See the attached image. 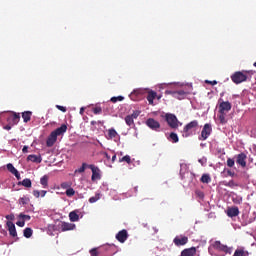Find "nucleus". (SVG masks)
I'll list each match as a JSON object with an SVG mask.
<instances>
[{"label":"nucleus","mask_w":256,"mask_h":256,"mask_svg":"<svg viewBox=\"0 0 256 256\" xmlns=\"http://www.w3.org/2000/svg\"><path fill=\"white\" fill-rule=\"evenodd\" d=\"M197 127H199V121L193 120V121L189 122L183 128L182 137H184V138L191 137V135H193V131H195V129H197Z\"/></svg>","instance_id":"nucleus-1"},{"label":"nucleus","mask_w":256,"mask_h":256,"mask_svg":"<svg viewBox=\"0 0 256 256\" xmlns=\"http://www.w3.org/2000/svg\"><path fill=\"white\" fill-rule=\"evenodd\" d=\"M165 121L171 129H177L179 127V119L175 114L167 113L165 115Z\"/></svg>","instance_id":"nucleus-2"},{"label":"nucleus","mask_w":256,"mask_h":256,"mask_svg":"<svg viewBox=\"0 0 256 256\" xmlns=\"http://www.w3.org/2000/svg\"><path fill=\"white\" fill-rule=\"evenodd\" d=\"M211 133H213V128L211 127V124L206 123L203 126L201 135L199 136V141H207V139H209V137L211 136Z\"/></svg>","instance_id":"nucleus-3"},{"label":"nucleus","mask_w":256,"mask_h":256,"mask_svg":"<svg viewBox=\"0 0 256 256\" xmlns=\"http://www.w3.org/2000/svg\"><path fill=\"white\" fill-rule=\"evenodd\" d=\"M231 80L236 85H239L240 83H244V81H247V74L238 71L231 75Z\"/></svg>","instance_id":"nucleus-4"},{"label":"nucleus","mask_w":256,"mask_h":256,"mask_svg":"<svg viewBox=\"0 0 256 256\" xmlns=\"http://www.w3.org/2000/svg\"><path fill=\"white\" fill-rule=\"evenodd\" d=\"M212 247L216 251H222L223 253H226L228 255H231L232 253V248H229L227 245L222 244L221 241H215L212 244Z\"/></svg>","instance_id":"nucleus-5"},{"label":"nucleus","mask_w":256,"mask_h":256,"mask_svg":"<svg viewBox=\"0 0 256 256\" xmlns=\"http://www.w3.org/2000/svg\"><path fill=\"white\" fill-rule=\"evenodd\" d=\"M21 121V114L17 112H11V115L7 118V123L10 125H17Z\"/></svg>","instance_id":"nucleus-6"},{"label":"nucleus","mask_w":256,"mask_h":256,"mask_svg":"<svg viewBox=\"0 0 256 256\" xmlns=\"http://www.w3.org/2000/svg\"><path fill=\"white\" fill-rule=\"evenodd\" d=\"M173 243L176 245V247H181L189 243V238L187 236H176L173 240Z\"/></svg>","instance_id":"nucleus-7"},{"label":"nucleus","mask_w":256,"mask_h":256,"mask_svg":"<svg viewBox=\"0 0 256 256\" xmlns=\"http://www.w3.org/2000/svg\"><path fill=\"white\" fill-rule=\"evenodd\" d=\"M88 169H91L92 171V176H91L92 181H97V179H101V174H100L101 170H99L98 167H96L93 164H90L88 166Z\"/></svg>","instance_id":"nucleus-8"},{"label":"nucleus","mask_w":256,"mask_h":256,"mask_svg":"<svg viewBox=\"0 0 256 256\" xmlns=\"http://www.w3.org/2000/svg\"><path fill=\"white\" fill-rule=\"evenodd\" d=\"M236 163L241 165L243 168L247 167V154L243 152L238 154L236 156Z\"/></svg>","instance_id":"nucleus-9"},{"label":"nucleus","mask_w":256,"mask_h":256,"mask_svg":"<svg viewBox=\"0 0 256 256\" xmlns=\"http://www.w3.org/2000/svg\"><path fill=\"white\" fill-rule=\"evenodd\" d=\"M146 125L147 127H149L150 129H152L153 131H157V129H160L161 128V124L153 119V118H149L147 121H146Z\"/></svg>","instance_id":"nucleus-10"},{"label":"nucleus","mask_w":256,"mask_h":256,"mask_svg":"<svg viewBox=\"0 0 256 256\" xmlns=\"http://www.w3.org/2000/svg\"><path fill=\"white\" fill-rule=\"evenodd\" d=\"M116 239L117 241H119V243H125V241L129 239V233H127V231L123 229L116 234Z\"/></svg>","instance_id":"nucleus-11"},{"label":"nucleus","mask_w":256,"mask_h":256,"mask_svg":"<svg viewBox=\"0 0 256 256\" xmlns=\"http://www.w3.org/2000/svg\"><path fill=\"white\" fill-rule=\"evenodd\" d=\"M218 109L219 113H229V110L231 109V103L229 101L221 102Z\"/></svg>","instance_id":"nucleus-12"},{"label":"nucleus","mask_w":256,"mask_h":256,"mask_svg":"<svg viewBox=\"0 0 256 256\" xmlns=\"http://www.w3.org/2000/svg\"><path fill=\"white\" fill-rule=\"evenodd\" d=\"M57 143V136L54 132H51L46 140V146L47 147H53Z\"/></svg>","instance_id":"nucleus-13"},{"label":"nucleus","mask_w":256,"mask_h":256,"mask_svg":"<svg viewBox=\"0 0 256 256\" xmlns=\"http://www.w3.org/2000/svg\"><path fill=\"white\" fill-rule=\"evenodd\" d=\"M52 133L56 134V137H61V135H65V133H67V125L62 124L59 128L52 131Z\"/></svg>","instance_id":"nucleus-14"},{"label":"nucleus","mask_w":256,"mask_h":256,"mask_svg":"<svg viewBox=\"0 0 256 256\" xmlns=\"http://www.w3.org/2000/svg\"><path fill=\"white\" fill-rule=\"evenodd\" d=\"M6 225L11 237H17V229L15 228V224L12 221H8Z\"/></svg>","instance_id":"nucleus-15"},{"label":"nucleus","mask_w":256,"mask_h":256,"mask_svg":"<svg viewBox=\"0 0 256 256\" xmlns=\"http://www.w3.org/2000/svg\"><path fill=\"white\" fill-rule=\"evenodd\" d=\"M7 170L12 173L16 177V179H21V174H19V171L13 166V164L9 163L7 164Z\"/></svg>","instance_id":"nucleus-16"},{"label":"nucleus","mask_w":256,"mask_h":256,"mask_svg":"<svg viewBox=\"0 0 256 256\" xmlns=\"http://www.w3.org/2000/svg\"><path fill=\"white\" fill-rule=\"evenodd\" d=\"M238 215H239V207L234 206V207L228 208L227 210L228 217H237Z\"/></svg>","instance_id":"nucleus-17"},{"label":"nucleus","mask_w":256,"mask_h":256,"mask_svg":"<svg viewBox=\"0 0 256 256\" xmlns=\"http://www.w3.org/2000/svg\"><path fill=\"white\" fill-rule=\"evenodd\" d=\"M73 229H75V224H73V223L63 222L61 224V231H63V232H65V231H73Z\"/></svg>","instance_id":"nucleus-18"},{"label":"nucleus","mask_w":256,"mask_h":256,"mask_svg":"<svg viewBox=\"0 0 256 256\" xmlns=\"http://www.w3.org/2000/svg\"><path fill=\"white\" fill-rule=\"evenodd\" d=\"M149 105H153V101H155V99H157V92L151 90L148 92V95L146 97Z\"/></svg>","instance_id":"nucleus-19"},{"label":"nucleus","mask_w":256,"mask_h":256,"mask_svg":"<svg viewBox=\"0 0 256 256\" xmlns=\"http://www.w3.org/2000/svg\"><path fill=\"white\" fill-rule=\"evenodd\" d=\"M27 161H31L32 163H41L43 161V158H41V155H35V154H30L27 157Z\"/></svg>","instance_id":"nucleus-20"},{"label":"nucleus","mask_w":256,"mask_h":256,"mask_svg":"<svg viewBox=\"0 0 256 256\" xmlns=\"http://www.w3.org/2000/svg\"><path fill=\"white\" fill-rule=\"evenodd\" d=\"M115 137H119V133H117V130H115V128L108 129V134L106 138L108 140H111V139H115Z\"/></svg>","instance_id":"nucleus-21"},{"label":"nucleus","mask_w":256,"mask_h":256,"mask_svg":"<svg viewBox=\"0 0 256 256\" xmlns=\"http://www.w3.org/2000/svg\"><path fill=\"white\" fill-rule=\"evenodd\" d=\"M40 184L42 185L43 189L49 188V176L44 175L40 178Z\"/></svg>","instance_id":"nucleus-22"},{"label":"nucleus","mask_w":256,"mask_h":256,"mask_svg":"<svg viewBox=\"0 0 256 256\" xmlns=\"http://www.w3.org/2000/svg\"><path fill=\"white\" fill-rule=\"evenodd\" d=\"M185 95H187V92H185L184 90H179L173 94V97L174 99H179V101H181L182 99H185Z\"/></svg>","instance_id":"nucleus-23"},{"label":"nucleus","mask_w":256,"mask_h":256,"mask_svg":"<svg viewBox=\"0 0 256 256\" xmlns=\"http://www.w3.org/2000/svg\"><path fill=\"white\" fill-rule=\"evenodd\" d=\"M31 115H33V112L31 111H25L22 113L24 123H29V121H31Z\"/></svg>","instance_id":"nucleus-24"},{"label":"nucleus","mask_w":256,"mask_h":256,"mask_svg":"<svg viewBox=\"0 0 256 256\" xmlns=\"http://www.w3.org/2000/svg\"><path fill=\"white\" fill-rule=\"evenodd\" d=\"M233 256H249V252L243 248H238L235 250Z\"/></svg>","instance_id":"nucleus-25"},{"label":"nucleus","mask_w":256,"mask_h":256,"mask_svg":"<svg viewBox=\"0 0 256 256\" xmlns=\"http://www.w3.org/2000/svg\"><path fill=\"white\" fill-rule=\"evenodd\" d=\"M69 219L72 223H75L79 221V214H77V211H72L69 213Z\"/></svg>","instance_id":"nucleus-26"},{"label":"nucleus","mask_w":256,"mask_h":256,"mask_svg":"<svg viewBox=\"0 0 256 256\" xmlns=\"http://www.w3.org/2000/svg\"><path fill=\"white\" fill-rule=\"evenodd\" d=\"M125 123H126V125H128V127H133V126H135V120H134V118H132L131 115H127V116L125 117Z\"/></svg>","instance_id":"nucleus-27"},{"label":"nucleus","mask_w":256,"mask_h":256,"mask_svg":"<svg viewBox=\"0 0 256 256\" xmlns=\"http://www.w3.org/2000/svg\"><path fill=\"white\" fill-rule=\"evenodd\" d=\"M168 139L169 141H172V143H179V136H177V133L171 132Z\"/></svg>","instance_id":"nucleus-28"},{"label":"nucleus","mask_w":256,"mask_h":256,"mask_svg":"<svg viewBox=\"0 0 256 256\" xmlns=\"http://www.w3.org/2000/svg\"><path fill=\"white\" fill-rule=\"evenodd\" d=\"M32 236H33V229L31 228L24 229V237H26V239H31Z\"/></svg>","instance_id":"nucleus-29"},{"label":"nucleus","mask_w":256,"mask_h":256,"mask_svg":"<svg viewBox=\"0 0 256 256\" xmlns=\"http://www.w3.org/2000/svg\"><path fill=\"white\" fill-rule=\"evenodd\" d=\"M119 163H127L128 165H131V156L126 155L119 159Z\"/></svg>","instance_id":"nucleus-30"},{"label":"nucleus","mask_w":256,"mask_h":256,"mask_svg":"<svg viewBox=\"0 0 256 256\" xmlns=\"http://www.w3.org/2000/svg\"><path fill=\"white\" fill-rule=\"evenodd\" d=\"M200 181L201 183H211V176L209 174H203Z\"/></svg>","instance_id":"nucleus-31"},{"label":"nucleus","mask_w":256,"mask_h":256,"mask_svg":"<svg viewBox=\"0 0 256 256\" xmlns=\"http://www.w3.org/2000/svg\"><path fill=\"white\" fill-rule=\"evenodd\" d=\"M101 199V194L97 193L95 196L89 198V203H97Z\"/></svg>","instance_id":"nucleus-32"},{"label":"nucleus","mask_w":256,"mask_h":256,"mask_svg":"<svg viewBox=\"0 0 256 256\" xmlns=\"http://www.w3.org/2000/svg\"><path fill=\"white\" fill-rule=\"evenodd\" d=\"M143 93V90L138 89V90H134L131 94L130 97L131 99L135 100V97L141 95Z\"/></svg>","instance_id":"nucleus-33"},{"label":"nucleus","mask_w":256,"mask_h":256,"mask_svg":"<svg viewBox=\"0 0 256 256\" xmlns=\"http://www.w3.org/2000/svg\"><path fill=\"white\" fill-rule=\"evenodd\" d=\"M87 167H89V164L82 163V166L75 170V173H85V169H87Z\"/></svg>","instance_id":"nucleus-34"},{"label":"nucleus","mask_w":256,"mask_h":256,"mask_svg":"<svg viewBox=\"0 0 256 256\" xmlns=\"http://www.w3.org/2000/svg\"><path fill=\"white\" fill-rule=\"evenodd\" d=\"M225 115H227V113H220L218 116V119L221 125H225V123H227V119H225Z\"/></svg>","instance_id":"nucleus-35"},{"label":"nucleus","mask_w":256,"mask_h":256,"mask_svg":"<svg viewBox=\"0 0 256 256\" xmlns=\"http://www.w3.org/2000/svg\"><path fill=\"white\" fill-rule=\"evenodd\" d=\"M18 217H19V219H22V221H24V223H25V221H31V216H29L27 214L20 213Z\"/></svg>","instance_id":"nucleus-36"},{"label":"nucleus","mask_w":256,"mask_h":256,"mask_svg":"<svg viewBox=\"0 0 256 256\" xmlns=\"http://www.w3.org/2000/svg\"><path fill=\"white\" fill-rule=\"evenodd\" d=\"M21 184L23 185V187H31V185H32V183H31V179H29V178H26V179H24L22 182H21Z\"/></svg>","instance_id":"nucleus-37"},{"label":"nucleus","mask_w":256,"mask_h":256,"mask_svg":"<svg viewBox=\"0 0 256 256\" xmlns=\"http://www.w3.org/2000/svg\"><path fill=\"white\" fill-rule=\"evenodd\" d=\"M29 197H27V196H24V197H21L20 199H19V203H20V205H27V203H29Z\"/></svg>","instance_id":"nucleus-38"},{"label":"nucleus","mask_w":256,"mask_h":256,"mask_svg":"<svg viewBox=\"0 0 256 256\" xmlns=\"http://www.w3.org/2000/svg\"><path fill=\"white\" fill-rule=\"evenodd\" d=\"M92 111L94 115H101V113H103V109L100 106H96Z\"/></svg>","instance_id":"nucleus-39"},{"label":"nucleus","mask_w":256,"mask_h":256,"mask_svg":"<svg viewBox=\"0 0 256 256\" xmlns=\"http://www.w3.org/2000/svg\"><path fill=\"white\" fill-rule=\"evenodd\" d=\"M224 185L225 187H231V188L238 187L237 183H235V181L233 180H230L229 182H224Z\"/></svg>","instance_id":"nucleus-40"},{"label":"nucleus","mask_w":256,"mask_h":256,"mask_svg":"<svg viewBox=\"0 0 256 256\" xmlns=\"http://www.w3.org/2000/svg\"><path fill=\"white\" fill-rule=\"evenodd\" d=\"M123 99H125L123 96H117V97H112V98L110 99V101H111L112 103H117V101H123Z\"/></svg>","instance_id":"nucleus-41"},{"label":"nucleus","mask_w":256,"mask_h":256,"mask_svg":"<svg viewBox=\"0 0 256 256\" xmlns=\"http://www.w3.org/2000/svg\"><path fill=\"white\" fill-rule=\"evenodd\" d=\"M67 197H73L75 195V190L73 188H69L66 190Z\"/></svg>","instance_id":"nucleus-42"},{"label":"nucleus","mask_w":256,"mask_h":256,"mask_svg":"<svg viewBox=\"0 0 256 256\" xmlns=\"http://www.w3.org/2000/svg\"><path fill=\"white\" fill-rule=\"evenodd\" d=\"M235 166V160L232 158L227 159V167H234Z\"/></svg>","instance_id":"nucleus-43"},{"label":"nucleus","mask_w":256,"mask_h":256,"mask_svg":"<svg viewBox=\"0 0 256 256\" xmlns=\"http://www.w3.org/2000/svg\"><path fill=\"white\" fill-rule=\"evenodd\" d=\"M139 115H141L140 111H134L132 114H130L132 119H137V117H139Z\"/></svg>","instance_id":"nucleus-44"},{"label":"nucleus","mask_w":256,"mask_h":256,"mask_svg":"<svg viewBox=\"0 0 256 256\" xmlns=\"http://www.w3.org/2000/svg\"><path fill=\"white\" fill-rule=\"evenodd\" d=\"M61 188L62 189H69V188H71V184H69V182H63L61 184Z\"/></svg>","instance_id":"nucleus-45"},{"label":"nucleus","mask_w":256,"mask_h":256,"mask_svg":"<svg viewBox=\"0 0 256 256\" xmlns=\"http://www.w3.org/2000/svg\"><path fill=\"white\" fill-rule=\"evenodd\" d=\"M91 256H99V252L97 251V248H93L90 250Z\"/></svg>","instance_id":"nucleus-46"},{"label":"nucleus","mask_w":256,"mask_h":256,"mask_svg":"<svg viewBox=\"0 0 256 256\" xmlns=\"http://www.w3.org/2000/svg\"><path fill=\"white\" fill-rule=\"evenodd\" d=\"M33 195L34 197H36V199H39L41 197V191L39 190H34L33 191Z\"/></svg>","instance_id":"nucleus-47"},{"label":"nucleus","mask_w":256,"mask_h":256,"mask_svg":"<svg viewBox=\"0 0 256 256\" xmlns=\"http://www.w3.org/2000/svg\"><path fill=\"white\" fill-rule=\"evenodd\" d=\"M56 107L59 109V111H62V113H66L67 112V108L65 106L56 105Z\"/></svg>","instance_id":"nucleus-48"},{"label":"nucleus","mask_w":256,"mask_h":256,"mask_svg":"<svg viewBox=\"0 0 256 256\" xmlns=\"http://www.w3.org/2000/svg\"><path fill=\"white\" fill-rule=\"evenodd\" d=\"M16 225H17L18 227H25V220L17 221V222H16Z\"/></svg>","instance_id":"nucleus-49"},{"label":"nucleus","mask_w":256,"mask_h":256,"mask_svg":"<svg viewBox=\"0 0 256 256\" xmlns=\"http://www.w3.org/2000/svg\"><path fill=\"white\" fill-rule=\"evenodd\" d=\"M205 83H207L208 85H217V80H213V81L206 80Z\"/></svg>","instance_id":"nucleus-50"},{"label":"nucleus","mask_w":256,"mask_h":256,"mask_svg":"<svg viewBox=\"0 0 256 256\" xmlns=\"http://www.w3.org/2000/svg\"><path fill=\"white\" fill-rule=\"evenodd\" d=\"M14 127V125H11L10 123H8V125L4 126V129L6 131H11V128Z\"/></svg>","instance_id":"nucleus-51"},{"label":"nucleus","mask_w":256,"mask_h":256,"mask_svg":"<svg viewBox=\"0 0 256 256\" xmlns=\"http://www.w3.org/2000/svg\"><path fill=\"white\" fill-rule=\"evenodd\" d=\"M22 153H29V146H24L22 148Z\"/></svg>","instance_id":"nucleus-52"},{"label":"nucleus","mask_w":256,"mask_h":256,"mask_svg":"<svg viewBox=\"0 0 256 256\" xmlns=\"http://www.w3.org/2000/svg\"><path fill=\"white\" fill-rule=\"evenodd\" d=\"M103 155H104V157H105L108 161L111 160V156L109 155V153L104 152Z\"/></svg>","instance_id":"nucleus-53"},{"label":"nucleus","mask_w":256,"mask_h":256,"mask_svg":"<svg viewBox=\"0 0 256 256\" xmlns=\"http://www.w3.org/2000/svg\"><path fill=\"white\" fill-rule=\"evenodd\" d=\"M6 219L13 221V219H15V215L11 214V215H7Z\"/></svg>","instance_id":"nucleus-54"},{"label":"nucleus","mask_w":256,"mask_h":256,"mask_svg":"<svg viewBox=\"0 0 256 256\" xmlns=\"http://www.w3.org/2000/svg\"><path fill=\"white\" fill-rule=\"evenodd\" d=\"M165 93L166 95H172L173 97V94L176 93V91L166 90Z\"/></svg>","instance_id":"nucleus-55"},{"label":"nucleus","mask_w":256,"mask_h":256,"mask_svg":"<svg viewBox=\"0 0 256 256\" xmlns=\"http://www.w3.org/2000/svg\"><path fill=\"white\" fill-rule=\"evenodd\" d=\"M45 195H47V191L46 190H41L40 191V197H45Z\"/></svg>","instance_id":"nucleus-56"},{"label":"nucleus","mask_w":256,"mask_h":256,"mask_svg":"<svg viewBox=\"0 0 256 256\" xmlns=\"http://www.w3.org/2000/svg\"><path fill=\"white\" fill-rule=\"evenodd\" d=\"M115 161H117V155L114 154V155L112 156L111 162H112V163H115Z\"/></svg>","instance_id":"nucleus-57"},{"label":"nucleus","mask_w":256,"mask_h":256,"mask_svg":"<svg viewBox=\"0 0 256 256\" xmlns=\"http://www.w3.org/2000/svg\"><path fill=\"white\" fill-rule=\"evenodd\" d=\"M227 174L230 176V177H233L235 175V172H231V170H228L227 171Z\"/></svg>","instance_id":"nucleus-58"},{"label":"nucleus","mask_w":256,"mask_h":256,"mask_svg":"<svg viewBox=\"0 0 256 256\" xmlns=\"http://www.w3.org/2000/svg\"><path fill=\"white\" fill-rule=\"evenodd\" d=\"M83 113H85V108H80V115H83Z\"/></svg>","instance_id":"nucleus-59"},{"label":"nucleus","mask_w":256,"mask_h":256,"mask_svg":"<svg viewBox=\"0 0 256 256\" xmlns=\"http://www.w3.org/2000/svg\"><path fill=\"white\" fill-rule=\"evenodd\" d=\"M90 123H91V125H97V121H95V120L91 121Z\"/></svg>","instance_id":"nucleus-60"},{"label":"nucleus","mask_w":256,"mask_h":256,"mask_svg":"<svg viewBox=\"0 0 256 256\" xmlns=\"http://www.w3.org/2000/svg\"><path fill=\"white\" fill-rule=\"evenodd\" d=\"M157 99H161V96H157Z\"/></svg>","instance_id":"nucleus-61"},{"label":"nucleus","mask_w":256,"mask_h":256,"mask_svg":"<svg viewBox=\"0 0 256 256\" xmlns=\"http://www.w3.org/2000/svg\"><path fill=\"white\" fill-rule=\"evenodd\" d=\"M254 67H256V62L254 63Z\"/></svg>","instance_id":"nucleus-62"}]
</instances>
